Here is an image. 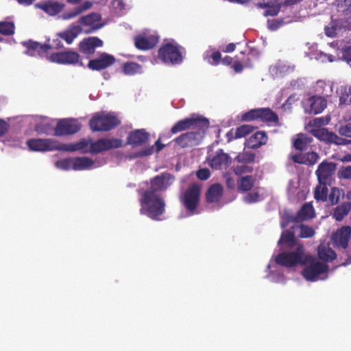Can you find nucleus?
<instances>
[{"instance_id":"obj_1","label":"nucleus","mask_w":351,"mask_h":351,"mask_svg":"<svg viewBox=\"0 0 351 351\" xmlns=\"http://www.w3.org/2000/svg\"><path fill=\"white\" fill-rule=\"evenodd\" d=\"M209 126L208 119L199 114H192L190 117L179 120L172 126V134L191 130L181 134L173 142L182 149L197 146L203 141Z\"/></svg>"},{"instance_id":"obj_2","label":"nucleus","mask_w":351,"mask_h":351,"mask_svg":"<svg viewBox=\"0 0 351 351\" xmlns=\"http://www.w3.org/2000/svg\"><path fill=\"white\" fill-rule=\"evenodd\" d=\"M142 215H146L153 220H159V217L165 211L166 204L160 193L145 190L139 199Z\"/></svg>"},{"instance_id":"obj_3","label":"nucleus","mask_w":351,"mask_h":351,"mask_svg":"<svg viewBox=\"0 0 351 351\" xmlns=\"http://www.w3.org/2000/svg\"><path fill=\"white\" fill-rule=\"evenodd\" d=\"M311 259V255L305 254L304 245L298 244L294 252L279 253L276 255L275 261L279 265L290 268L297 265H304Z\"/></svg>"},{"instance_id":"obj_4","label":"nucleus","mask_w":351,"mask_h":351,"mask_svg":"<svg viewBox=\"0 0 351 351\" xmlns=\"http://www.w3.org/2000/svg\"><path fill=\"white\" fill-rule=\"evenodd\" d=\"M120 124L121 121L114 113L106 112L95 114L89 122L93 132H108Z\"/></svg>"},{"instance_id":"obj_5","label":"nucleus","mask_w":351,"mask_h":351,"mask_svg":"<svg viewBox=\"0 0 351 351\" xmlns=\"http://www.w3.org/2000/svg\"><path fill=\"white\" fill-rule=\"evenodd\" d=\"M200 185L197 183H193L179 197L180 203L191 215H194L196 213L200 202Z\"/></svg>"},{"instance_id":"obj_6","label":"nucleus","mask_w":351,"mask_h":351,"mask_svg":"<svg viewBox=\"0 0 351 351\" xmlns=\"http://www.w3.org/2000/svg\"><path fill=\"white\" fill-rule=\"evenodd\" d=\"M182 49L178 44L164 43L158 51V57L163 63L179 64L183 60Z\"/></svg>"},{"instance_id":"obj_7","label":"nucleus","mask_w":351,"mask_h":351,"mask_svg":"<svg viewBox=\"0 0 351 351\" xmlns=\"http://www.w3.org/2000/svg\"><path fill=\"white\" fill-rule=\"evenodd\" d=\"M306 265L302 274L303 277L307 280L316 281L319 275L326 273L328 270V266L326 263L316 261L313 256H311V261L306 263Z\"/></svg>"},{"instance_id":"obj_8","label":"nucleus","mask_w":351,"mask_h":351,"mask_svg":"<svg viewBox=\"0 0 351 351\" xmlns=\"http://www.w3.org/2000/svg\"><path fill=\"white\" fill-rule=\"evenodd\" d=\"M337 170V164L332 162H328L326 160H323L315 171V175L317 178L319 184L330 185L334 181V176Z\"/></svg>"},{"instance_id":"obj_9","label":"nucleus","mask_w":351,"mask_h":351,"mask_svg":"<svg viewBox=\"0 0 351 351\" xmlns=\"http://www.w3.org/2000/svg\"><path fill=\"white\" fill-rule=\"evenodd\" d=\"M61 144L51 138H31L27 141L28 148L34 152L61 151Z\"/></svg>"},{"instance_id":"obj_10","label":"nucleus","mask_w":351,"mask_h":351,"mask_svg":"<svg viewBox=\"0 0 351 351\" xmlns=\"http://www.w3.org/2000/svg\"><path fill=\"white\" fill-rule=\"evenodd\" d=\"M81 123L75 119H62L58 121L53 135L62 136L73 134L80 130Z\"/></svg>"},{"instance_id":"obj_11","label":"nucleus","mask_w":351,"mask_h":351,"mask_svg":"<svg viewBox=\"0 0 351 351\" xmlns=\"http://www.w3.org/2000/svg\"><path fill=\"white\" fill-rule=\"evenodd\" d=\"M175 177L169 172H162L150 180V187L147 191L155 193L165 191L173 184Z\"/></svg>"},{"instance_id":"obj_12","label":"nucleus","mask_w":351,"mask_h":351,"mask_svg":"<svg viewBox=\"0 0 351 351\" xmlns=\"http://www.w3.org/2000/svg\"><path fill=\"white\" fill-rule=\"evenodd\" d=\"M123 146V141L120 138H101L95 142L91 141L90 153L97 154L111 149L119 148Z\"/></svg>"},{"instance_id":"obj_13","label":"nucleus","mask_w":351,"mask_h":351,"mask_svg":"<svg viewBox=\"0 0 351 351\" xmlns=\"http://www.w3.org/2000/svg\"><path fill=\"white\" fill-rule=\"evenodd\" d=\"M48 60L51 62L61 64H75L79 62L80 55L73 51H64L51 53Z\"/></svg>"},{"instance_id":"obj_14","label":"nucleus","mask_w":351,"mask_h":351,"mask_svg":"<svg viewBox=\"0 0 351 351\" xmlns=\"http://www.w3.org/2000/svg\"><path fill=\"white\" fill-rule=\"evenodd\" d=\"M303 106L305 112L317 114L326 108L327 101L324 97L312 96L303 102Z\"/></svg>"},{"instance_id":"obj_15","label":"nucleus","mask_w":351,"mask_h":351,"mask_svg":"<svg viewBox=\"0 0 351 351\" xmlns=\"http://www.w3.org/2000/svg\"><path fill=\"white\" fill-rule=\"evenodd\" d=\"M114 56L106 52L101 53L97 58L90 60L87 66L92 71H101L114 64Z\"/></svg>"},{"instance_id":"obj_16","label":"nucleus","mask_w":351,"mask_h":351,"mask_svg":"<svg viewBox=\"0 0 351 351\" xmlns=\"http://www.w3.org/2000/svg\"><path fill=\"white\" fill-rule=\"evenodd\" d=\"M103 45V40L98 37H88L80 42L78 45L79 51L82 54L89 57L95 53L97 47H101Z\"/></svg>"},{"instance_id":"obj_17","label":"nucleus","mask_w":351,"mask_h":351,"mask_svg":"<svg viewBox=\"0 0 351 351\" xmlns=\"http://www.w3.org/2000/svg\"><path fill=\"white\" fill-rule=\"evenodd\" d=\"M311 133L319 140L328 143H334L335 145L344 144L345 140L343 138L339 137L334 132H329L324 128L312 129Z\"/></svg>"},{"instance_id":"obj_18","label":"nucleus","mask_w":351,"mask_h":351,"mask_svg":"<svg viewBox=\"0 0 351 351\" xmlns=\"http://www.w3.org/2000/svg\"><path fill=\"white\" fill-rule=\"evenodd\" d=\"M351 236V228L343 226L337 229L331 237L334 245L338 247L346 249Z\"/></svg>"},{"instance_id":"obj_19","label":"nucleus","mask_w":351,"mask_h":351,"mask_svg":"<svg viewBox=\"0 0 351 351\" xmlns=\"http://www.w3.org/2000/svg\"><path fill=\"white\" fill-rule=\"evenodd\" d=\"M159 38L154 34L138 35L134 38L135 47L140 50H149L158 43Z\"/></svg>"},{"instance_id":"obj_20","label":"nucleus","mask_w":351,"mask_h":351,"mask_svg":"<svg viewBox=\"0 0 351 351\" xmlns=\"http://www.w3.org/2000/svg\"><path fill=\"white\" fill-rule=\"evenodd\" d=\"M231 158L224 153L222 149H219L215 156L209 160V165L213 169H226L231 164Z\"/></svg>"},{"instance_id":"obj_21","label":"nucleus","mask_w":351,"mask_h":351,"mask_svg":"<svg viewBox=\"0 0 351 351\" xmlns=\"http://www.w3.org/2000/svg\"><path fill=\"white\" fill-rule=\"evenodd\" d=\"M149 134L144 129H137L130 132L127 137V144L132 146L142 145L148 142Z\"/></svg>"},{"instance_id":"obj_22","label":"nucleus","mask_w":351,"mask_h":351,"mask_svg":"<svg viewBox=\"0 0 351 351\" xmlns=\"http://www.w3.org/2000/svg\"><path fill=\"white\" fill-rule=\"evenodd\" d=\"M101 20V16L99 14L92 12L87 15L82 16L78 19V23L84 26L90 27L91 30H86V34L90 33L92 30H97L102 27L101 24L99 23Z\"/></svg>"},{"instance_id":"obj_23","label":"nucleus","mask_w":351,"mask_h":351,"mask_svg":"<svg viewBox=\"0 0 351 351\" xmlns=\"http://www.w3.org/2000/svg\"><path fill=\"white\" fill-rule=\"evenodd\" d=\"M92 139L90 138H82L78 142L74 143L61 144V151L64 152H75V151H81L84 154L90 153L89 149H90Z\"/></svg>"},{"instance_id":"obj_24","label":"nucleus","mask_w":351,"mask_h":351,"mask_svg":"<svg viewBox=\"0 0 351 351\" xmlns=\"http://www.w3.org/2000/svg\"><path fill=\"white\" fill-rule=\"evenodd\" d=\"M35 6L51 16L59 14L64 8L63 4L53 1L40 2L36 3Z\"/></svg>"},{"instance_id":"obj_25","label":"nucleus","mask_w":351,"mask_h":351,"mask_svg":"<svg viewBox=\"0 0 351 351\" xmlns=\"http://www.w3.org/2000/svg\"><path fill=\"white\" fill-rule=\"evenodd\" d=\"M268 140L266 132L263 131H258L253 134L246 142V145L249 148L257 149L267 143Z\"/></svg>"},{"instance_id":"obj_26","label":"nucleus","mask_w":351,"mask_h":351,"mask_svg":"<svg viewBox=\"0 0 351 351\" xmlns=\"http://www.w3.org/2000/svg\"><path fill=\"white\" fill-rule=\"evenodd\" d=\"M258 119L269 125H277L279 123L278 114L269 108H259Z\"/></svg>"},{"instance_id":"obj_27","label":"nucleus","mask_w":351,"mask_h":351,"mask_svg":"<svg viewBox=\"0 0 351 351\" xmlns=\"http://www.w3.org/2000/svg\"><path fill=\"white\" fill-rule=\"evenodd\" d=\"M223 187L220 184H212L206 193V199L208 203L218 202L223 195Z\"/></svg>"},{"instance_id":"obj_28","label":"nucleus","mask_w":351,"mask_h":351,"mask_svg":"<svg viewBox=\"0 0 351 351\" xmlns=\"http://www.w3.org/2000/svg\"><path fill=\"white\" fill-rule=\"evenodd\" d=\"M82 28L80 25H72L68 29L59 34V36L64 40L66 43L71 44L74 39L82 33Z\"/></svg>"},{"instance_id":"obj_29","label":"nucleus","mask_w":351,"mask_h":351,"mask_svg":"<svg viewBox=\"0 0 351 351\" xmlns=\"http://www.w3.org/2000/svg\"><path fill=\"white\" fill-rule=\"evenodd\" d=\"M256 178L252 176H241L237 180V190L239 192H249L254 187L256 182Z\"/></svg>"},{"instance_id":"obj_30","label":"nucleus","mask_w":351,"mask_h":351,"mask_svg":"<svg viewBox=\"0 0 351 351\" xmlns=\"http://www.w3.org/2000/svg\"><path fill=\"white\" fill-rule=\"evenodd\" d=\"M282 244L287 245L290 248L295 245L298 246L299 244L295 239V229H292V227L291 230H285L282 232L280 238L278 241V245H281Z\"/></svg>"},{"instance_id":"obj_31","label":"nucleus","mask_w":351,"mask_h":351,"mask_svg":"<svg viewBox=\"0 0 351 351\" xmlns=\"http://www.w3.org/2000/svg\"><path fill=\"white\" fill-rule=\"evenodd\" d=\"M297 218L300 222L307 221L315 217V209L312 204L309 203L304 204L300 209L297 212Z\"/></svg>"},{"instance_id":"obj_32","label":"nucleus","mask_w":351,"mask_h":351,"mask_svg":"<svg viewBox=\"0 0 351 351\" xmlns=\"http://www.w3.org/2000/svg\"><path fill=\"white\" fill-rule=\"evenodd\" d=\"M317 254L319 258L326 262H331L337 258L335 252L325 244H320L318 246Z\"/></svg>"},{"instance_id":"obj_33","label":"nucleus","mask_w":351,"mask_h":351,"mask_svg":"<svg viewBox=\"0 0 351 351\" xmlns=\"http://www.w3.org/2000/svg\"><path fill=\"white\" fill-rule=\"evenodd\" d=\"M313 142V138L304 134H298L293 141V147L295 149L303 152L308 149Z\"/></svg>"},{"instance_id":"obj_34","label":"nucleus","mask_w":351,"mask_h":351,"mask_svg":"<svg viewBox=\"0 0 351 351\" xmlns=\"http://www.w3.org/2000/svg\"><path fill=\"white\" fill-rule=\"evenodd\" d=\"M94 165V161L88 157H74L73 170L82 171L91 168Z\"/></svg>"},{"instance_id":"obj_35","label":"nucleus","mask_w":351,"mask_h":351,"mask_svg":"<svg viewBox=\"0 0 351 351\" xmlns=\"http://www.w3.org/2000/svg\"><path fill=\"white\" fill-rule=\"evenodd\" d=\"M351 210V203L343 202L334 208L332 216L338 221H341Z\"/></svg>"},{"instance_id":"obj_36","label":"nucleus","mask_w":351,"mask_h":351,"mask_svg":"<svg viewBox=\"0 0 351 351\" xmlns=\"http://www.w3.org/2000/svg\"><path fill=\"white\" fill-rule=\"evenodd\" d=\"M123 72L127 75H134L138 73H142V66L134 62H127L123 64Z\"/></svg>"},{"instance_id":"obj_37","label":"nucleus","mask_w":351,"mask_h":351,"mask_svg":"<svg viewBox=\"0 0 351 351\" xmlns=\"http://www.w3.org/2000/svg\"><path fill=\"white\" fill-rule=\"evenodd\" d=\"M53 124L48 121H44L37 123L35 125L34 130L39 134L49 135L51 132H54Z\"/></svg>"},{"instance_id":"obj_38","label":"nucleus","mask_w":351,"mask_h":351,"mask_svg":"<svg viewBox=\"0 0 351 351\" xmlns=\"http://www.w3.org/2000/svg\"><path fill=\"white\" fill-rule=\"evenodd\" d=\"M328 186L329 185L319 184V185L315 187L314 197L317 201H326L328 193Z\"/></svg>"},{"instance_id":"obj_39","label":"nucleus","mask_w":351,"mask_h":351,"mask_svg":"<svg viewBox=\"0 0 351 351\" xmlns=\"http://www.w3.org/2000/svg\"><path fill=\"white\" fill-rule=\"evenodd\" d=\"M292 229L300 230V234H298L300 238H311L315 234V231L313 228L304 224L293 226Z\"/></svg>"},{"instance_id":"obj_40","label":"nucleus","mask_w":351,"mask_h":351,"mask_svg":"<svg viewBox=\"0 0 351 351\" xmlns=\"http://www.w3.org/2000/svg\"><path fill=\"white\" fill-rule=\"evenodd\" d=\"M15 25L13 22L0 21V34L4 36H12L14 34Z\"/></svg>"},{"instance_id":"obj_41","label":"nucleus","mask_w":351,"mask_h":351,"mask_svg":"<svg viewBox=\"0 0 351 351\" xmlns=\"http://www.w3.org/2000/svg\"><path fill=\"white\" fill-rule=\"evenodd\" d=\"M256 154L252 152H244L239 153L236 157L235 160L240 163H251L255 160Z\"/></svg>"},{"instance_id":"obj_42","label":"nucleus","mask_w":351,"mask_h":351,"mask_svg":"<svg viewBox=\"0 0 351 351\" xmlns=\"http://www.w3.org/2000/svg\"><path fill=\"white\" fill-rule=\"evenodd\" d=\"M254 130V127L249 125H242L236 129L234 138L245 137Z\"/></svg>"},{"instance_id":"obj_43","label":"nucleus","mask_w":351,"mask_h":351,"mask_svg":"<svg viewBox=\"0 0 351 351\" xmlns=\"http://www.w3.org/2000/svg\"><path fill=\"white\" fill-rule=\"evenodd\" d=\"M73 158H67L58 160L56 162V166L59 169L68 171L73 169Z\"/></svg>"},{"instance_id":"obj_44","label":"nucleus","mask_w":351,"mask_h":351,"mask_svg":"<svg viewBox=\"0 0 351 351\" xmlns=\"http://www.w3.org/2000/svg\"><path fill=\"white\" fill-rule=\"evenodd\" d=\"M337 177L340 180H351V165L341 167L337 171Z\"/></svg>"},{"instance_id":"obj_45","label":"nucleus","mask_w":351,"mask_h":351,"mask_svg":"<svg viewBox=\"0 0 351 351\" xmlns=\"http://www.w3.org/2000/svg\"><path fill=\"white\" fill-rule=\"evenodd\" d=\"M343 195V191L337 187L331 189L330 193L329 195V200L332 204H337L340 199V197Z\"/></svg>"},{"instance_id":"obj_46","label":"nucleus","mask_w":351,"mask_h":351,"mask_svg":"<svg viewBox=\"0 0 351 351\" xmlns=\"http://www.w3.org/2000/svg\"><path fill=\"white\" fill-rule=\"evenodd\" d=\"M319 159V155L315 152H310L304 154V165L307 166L314 165Z\"/></svg>"},{"instance_id":"obj_47","label":"nucleus","mask_w":351,"mask_h":351,"mask_svg":"<svg viewBox=\"0 0 351 351\" xmlns=\"http://www.w3.org/2000/svg\"><path fill=\"white\" fill-rule=\"evenodd\" d=\"M258 117L259 108H256L250 110V111L244 113L241 117V119L244 121H252L258 119Z\"/></svg>"},{"instance_id":"obj_48","label":"nucleus","mask_w":351,"mask_h":351,"mask_svg":"<svg viewBox=\"0 0 351 351\" xmlns=\"http://www.w3.org/2000/svg\"><path fill=\"white\" fill-rule=\"evenodd\" d=\"M253 167L243 163L240 165H237L234 167V172L237 176H241L245 173H250L253 171Z\"/></svg>"},{"instance_id":"obj_49","label":"nucleus","mask_w":351,"mask_h":351,"mask_svg":"<svg viewBox=\"0 0 351 351\" xmlns=\"http://www.w3.org/2000/svg\"><path fill=\"white\" fill-rule=\"evenodd\" d=\"M260 194L258 191H254L251 193H247L243 197V201L246 204H254L260 201Z\"/></svg>"},{"instance_id":"obj_50","label":"nucleus","mask_w":351,"mask_h":351,"mask_svg":"<svg viewBox=\"0 0 351 351\" xmlns=\"http://www.w3.org/2000/svg\"><path fill=\"white\" fill-rule=\"evenodd\" d=\"M284 24L283 19H269L267 20V27L268 29L271 31H276Z\"/></svg>"},{"instance_id":"obj_51","label":"nucleus","mask_w":351,"mask_h":351,"mask_svg":"<svg viewBox=\"0 0 351 351\" xmlns=\"http://www.w3.org/2000/svg\"><path fill=\"white\" fill-rule=\"evenodd\" d=\"M81 14L80 10L77 8V7L74 8L70 10H67L62 13L61 15V18L63 20H69L75 18L78 15Z\"/></svg>"},{"instance_id":"obj_52","label":"nucleus","mask_w":351,"mask_h":351,"mask_svg":"<svg viewBox=\"0 0 351 351\" xmlns=\"http://www.w3.org/2000/svg\"><path fill=\"white\" fill-rule=\"evenodd\" d=\"M280 9V7L279 5H276L271 1V3L269 5V7H268L265 10V11L264 12V16H276L279 13Z\"/></svg>"},{"instance_id":"obj_53","label":"nucleus","mask_w":351,"mask_h":351,"mask_svg":"<svg viewBox=\"0 0 351 351\" xmlns=\"http://www.w3.org/2000/svg\"><path fill=\"white\" fill-rule=\"evenodd\" d=\"M154 146H149L142 149L141 150L136 152L134 154V158H141L144 156H148L154 153Z\"/></svg>"},{"instance_id":"obj_54","label":"nucleus","mask_w":351,"mask_h":351,"mask_svg":"<svg viewBox=\"0 0 351 351\" xmlns=\"http://www.w3.org/2000/svg\"><path fill=\"white\" fill-rule=\"evenodd\" d=\"M290 223H300L299 219L297 218V215H287L283 217V220L281 222V228H285L288 226Z\"/></svg>"},{"instance_id":"obj_55","label":"nucleus","mask_w":351,"mask_h":351,"mask_svg":"<svg viewBox=\"0 0 351 351\" xmlns=\"http://www.w3.org/2000/svg\"><path fill=\"white\" fill-rule=\"evenodd\" d=\"M338 132L341 136L351 138V123L341 125Z\"/></svg>"},{"instance_id":"obj_56","label":"nucleus","mask_w":351,"mask_h":351,"mask_svg":"<svg viewBox=\"0 0 351 351\" xmlns=\"http://www.w3.org/2000/svg\"><path fill=\"white\" fill-rule=\"evenodd\" d=\"M339 99L341 103L345 104L348 101L351 103V86L344 88V91L341 93Z\"/></svg>"},{"instance_id":"obj_57","label":"nucleus","mask_w":351,"mask_h":351,"mask_svg":"<svg viewBox=\"0 0 351 351\" xmlns=\"http://www.w3.org/2000/svg\"><path fill=\"white\" fill-rule=\"evenodd\" d=\"M196 176L201 180H206L210 176V172L208 169H200L196 172Z\"/></svg>"},{"instance_id":"obj_58","label":"nucleus","mask_w":351,"mask_h":351,"mask_svg":"<svg viewBox=\"0 0 351 351\" xmlns=\"http://www.w3.org/2000/svg\"><path fill=\"white\" fill-rule=\"evenodd\" d=\"M329 120H330V119H326L325 120L323 117L315 118L313 121H310L309 125H312V126H317V127L319 128L322 125L328 124Z\"/></svg>"},{"instance_id":"obj_59","label":"nucleus","mask_w":351,"mask_h":351,"mask_svg":"<svg viewBox=\"0 0 351 351\" xmlns=\"http://www.w3.org/2000/svg\"><path fill=\"white\" fill-rule=\"evenodd\" d=\"M51 49V45L39 43V46L36 52L39 56H44L45 54H47Z\"/></svg>"},{"instance_id":"obj_60","label":"nucleus","mask_w":351,"mask_h":351,"mask_svg":"<svg viewBox=\"0 0 351 351\" xmlns=\"http://www.w3.org/2000/svg\"><path fill=\"white\" fill-rule=\"evenodd\" d=\"M210 58L212 59V61H209L210 64L214 66H217L219 64V62L221 61V56L219 51H215L213 52Z\"/></svg>"},{"instance_id":"obj_61","label":"nucleus","mask_w":351,"mask_h":351,"mask_svg":"<svg viewBox=\"0 0 351 351\" xmlns=\"http://www.w3.org/2000/svg\"><path fill=\"white\" fill-rule=\"evenodd\" d=\"M324 31L326 35L328 37H335L337 34V27L335 25L326 26Z\"/></svg>"},{"instance_id":"obj_62","label":"nucleus","mask_w":351,"mask_h":351,"mask_svg":"<svg viewBox=\"0 0 351 351\" xmlns=\"http://www.w3.org/2000/svg\"><path fill=\"white\" fill-rule=\"evenodd\" d=\"M342 57L347 62L351 61V46H348L342 49Z\"/></svg>"},{"instance_id":"obj_63","label":"nucleus","mask_w":351,"mask_h":351,"mask_svg":"<svg viewBox=\"0 0 351 351\" xmlns=\"http://www.w3.org/2000/svg\"><path fill=\"white\" fill-rule=\"evenodd\" d=\"M291 160L295 163L304 165V154H294L291 156Z\"/></svg>"},{"instance_id":"obj_64","label":"nucleus","mask_w":351,"mask_h":351,"mask_svg":"<svg viewBox=\"0 0 351 351\" xmlns=\"http://www.w3.org/2000/svg\"><path fill=\"white\" fill-rule=\"evenodd\" d=\"M24 45L27 47V49L29 51L32 50L34 51H37L38 47L39 46V43L32 41V40H29L27 43H24Z\"/></svg>"}]
</instances>
